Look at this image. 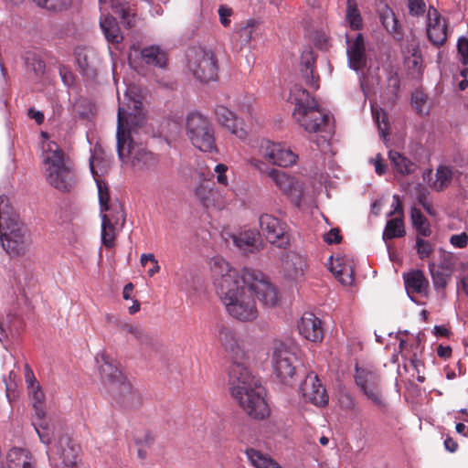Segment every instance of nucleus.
Returning a JSON list of instances; mask_svg holds the SVG:
<instances>
[{"instance_id":"6","label":"nucleus","mask_w":468,"mask_h":468,"mask_svg":"<svg viewBox=\"0 0 468 468\" xmlns=\"http://www.w3.org/2000/svg\"><path fill=\"white\" fill-rule=\"evenodd\" d=\"M0 240L10 256L24 254L30 243L29 230L18 217L7 218L0 228Z\"/></svg>"},{"instance_id":"18","label":"nucleus","mask_w":468,"mask_h":468,"mask_svg":"<svg viewBox=\"0 0 468 468\" xmlns=\"http://www.w3.org/2000/svg\"><path fill=\"white\" fill-rule=\"evenodd\" d=\"M95 359L101 381L107 391L126 379V377L119 369L117 362L105 352L97 354Z\"/></svg>"},{"instance_id":"13","label":"nucleus","mask_w":468,"mask_h":468,"mask_svg":"<svg viewBox=\"0 0 468 468\" xmlns=\"http://www.w3.org/2000/svg\"><path fill=\"white\" fill-rule=\"evenodd\" d=\"M256 158L261 159L265 164L287 167L292 165L297 161V154L289 147L282 144H276L269 140H261L257 149Z\"/></svg>"},{"instance_id":"19","label":"nucleus","mask_w":468,"mask_h":468,"mask_svg":"<svg viewBox=\"0 0 468 468\" xmlns=\"http://www.w3.org/2000/svg\"><path fill=\"white\" fill-rule=\"evenodd\" d=\"M80 451V445L75 443L68 435H62L56 444L49 461L56 464L77 465Z\"/></svg>"},{"instance_id":"55","label":"nucleus","mask_w":468,"mask_h":468,"mask_svg":"<svg viewBox=\"0 0 468 468\" xmlns=\"http://www.w3.org/2000/svg\"><path fill=\"white\" fill-rule=\"evenodd\" d=\"M410 15L413 16H422L426 12V3L424 0H408Z\"/></svg>"},{"instance_id":"37","label":"nucleus","mask_w":468,"mask_h":468,"mask_svg":"<svg viewBox=\"0 0 468 468\" xmlns=\"http://www.w3.org/2000/svg\"><path fill=\"white\" fill-rule=\"evenodd\" d=\"M246 454L255 468H282L269 455L255 449H247Z\"/></svg>"},{"instance_id":"25","label":"nucleus","mask_w":468,"mask_h":468,"mask_svg":"<svg viewBox=\"0 0 468 468\" xmlns=\"http://www.w3.org/2000/svg\"><path fill=\"white\" fill-rule=\"evenodd\" d=\"M215 115L218 122L228 129L232 134L243 139L246 132L242 128V122L229 109L223 105H218L215 109Z\"/></svg>"},{"instance_id":"31","label":"nucleus","mask_w":468,"mask_h":468,"mask_svg":"<svg viewBox=\"0 0 468 468\" xmlns=\"http://www.w3.org/2000/svg\"><path fill=\"white\" fill-rule=\"evenodd\" d=\"M218 340L222 346L235 356L237 358H243L244 352L240 349L235 332L227 325H220L218 329Z\"/></svg>"},{"instance_id":"40","label":"nucleus","mask_w":468,"mask_h":468,"mask_svg":"<svg viewBox=\"0 0 468 468\" xmlns=\"http://www.w3.org/2000/svg\"><path fill=\"white\" fill-rule=\"evenodd\" d=\"M114 323L115 326L118 327L121 332L133 335L136 340H138L141 343H149V336L138 325L120 319H115Z\"/></svg>"},{"instance_id":"30","label":"nucleus","mask_w":468,"mask_h":468,"mask_svg":"<svg viewBox=\"0 0 468 468\" xmlns=\"http://www.w3.org/2000/svg\"><path fill=\"white\" fill-rule=\"evenodd\" d=\"M404 284L409 295H427L430 282L420 270H412L403 274Z\"/></svg>"},{"instance_id":"51","label":"nucleus","mask_w":468,"mask_h":468,"mask_svg":"<svg viewBox=\"0 0 468 468\" xmlns=\"http://www.w3.org/2000/svg\"><path fill=\"white\" fill-rule=\"evenodd\" d=\"M34 2L43 8H46L48 10H62L66 7H68L71 0H34Z\"/></svg>"},{"instance_id":"26","label":"nucleus","mask_w":468,"mask_h":468,"mask_svg":"<svg viewBox=\"0 0 468 468\" xmlns=\"http://www.w3.org/2000/svg\"><path fill=\"white\" fill-rule=\"evenodd\" d=\"M196 197L207 207L222 208L224 207V198L218 188L208 182L200 184L196 189Z\"/></svg>"},{"instance_id":"45","label":"nucleus","mask_w":468,"mask_h":468,"mask_svg":"<svg viewBox=\"0 0 468 468\" xmlns=\"http://www.w3.org/2000/svg\"><path fill=\"white\" fill-rule=\"evenodd\" d=\"M452 178V172L448 166H440L436 172V180L433 187L436 191H442L447 187Z\"/></svg>"},{"instance_id":"28","label":"nucleus","mask_w":468,"mask_h":468,"mask_svg":"<svg viewBox=\"0 0 468 468\" xmlns=\"http://www.w3.org/2000/svg\"><path fill=\"white\" fill-rule=\"evenodd\" d=\"M283 269L288 279L295 282L303 280L307 269V261L296 252H289L283 262Z\"/></svg>"},{"instance_id":"42","label":"nucleus","mask_w":468,"mask_h":468,"mask_svg":"<svg viewBox=\"0 0 468 468\" xmlns=\"http://www.w3.org/2000/svg\"><path fill=\"white\" fill-rule=\"evenodd\" d=\"M410 218L412 225L416 229L418 235L422 237H428L431 235V229L427 225V218L423 216L419 208H411Z\"/></svg>"},{"instance_id":"24","label":"nucleus","mask_w":468,"mask_h":468,"mask_svg":"<svg viewBox=\"0 0 468 468\" xmlns=\"http://www.w3.org/2000/svg\"><path fill=\"white\" fill-rule=\"evenodd\" d=\"M301 335L311 342H320L324 337L322 322L312 313H305L298 323Z\"/></svg>"},{"instance_id":"47","label":"nucleus","mask_w":468,"mask_h":468,"mask_svg":"<svg viewBox=\"0 0 468 468\" xmlns=\"http://www.w3.org/2000/svg\"><path fill=\"white\" fill-rule=\"evenodd\" d=\"M330 270L334 273L335 278H337L342 284H352L354 278L352 275V269L350 266H332Z\"/></svg>"},{"instance_id":"61","label":"nucleus","mask_w":468,"mask_h":468,"mask_svg":"<svg viewBox=\"0 0 468 468\" xmlns=\"http://www.w3.org/2000/svg\"><path fill=\"white\" fill-rule=\"evenodd\" d=\"M27 63L32 60V69L37 75H41L45 72L46 65L45 62L37 54H32L31 57L27 58Z\"/></svg>"},{"instance_id":"20","label":"nucleus","mask_w":468,"mask_h":468,"mask_svg":"<svg viewBox=\"0 0 468 468\" xmlns=\"http://www.w3.org/2000/svg\"><path fill=\"white\" fill-rule=\"evenodd\" d=\"M300 390L306 401L315 406H324L328 402V395L325 388L321 383L318 376L309 373L300 386Z\"/></svg>"},{"instance_id":"43","label":"nucleus","mask_w":468,"mask_h":468,"mask_svg":"<svg viewBox=\"0 0 468 468\" xmlns=\"http://www.w3.org/2000/svg\"><path fill=\"white\" fill-rule=\"evenodd\" d=\"M372 116L378 124L381 137L387 138L389 135V122L387 112L381 108L372 106Z\"/></svg>"},{"instance_id":"12","label":"nucleus","mask_w":468,"mask_h":468,"mask_svg":"<svg viewBox=\"0 0 468 468\" xmlns=\"http://www.w3.org/2000/svg\"><path fill=\"white\" fill-rule=\"evenodd\" d=\"M243 279L246 285L251 290L253 296L256 295L263 305L268 307L276 305L279 301L278 291L262 273L243 270Z\"/></svg>"},{"instance_id":"62","label":"nucleus","mask_w":468,"mask_h":468,"mask_svg":"<svg viewBox=\"0 0 468 468\" xmlns=\"http://www.w3.org/2000/svg\"><path fill=\"white\" fill-rule=\"evenodd\" d=\"M233 15V10L227 5H220L218 8V16L220 23L223 27H228L230 25L229 17Z\"/></svg>"},{"instance_id":"3","label":"nucleus","mask_w":468,"mask_h":468,"mask_svg":"<svg viewBox=\"0 0 468 468\" xmlns=\"http://www.w3.org/2000/svg\"><path fill=\"white\" fill-rule=\"evenodd\" d=\"M220 300L227 314L233 319L250 323L257 319L259 311L251 290L244 279L237 282L229 277L220 283Z\"/></svg>"},{"instance_id":"34","label":"nucleus","mask_w":468,"mask_h":468,"mask_svg":"<svg viewBox=\"0 0 468 468\" xmlns=\"http://www.w3.org/2000/svg\"><path fill=\"white\" fill-rule=\"evenodd\" d=\"M141 55L144 62L158 68H165L167 63L166 53L158 46H149L142 49Z\"/></svg>"},{"instance_id":"46","label":"nucleus","mask_w":468,"mask_h":468,"mask_svg":"<svg viewBox=\"0 0 468 468\" xmlns=\"http://www.w3.org/2000/svg\"><path fill=\"white\" fill-rule=\"evenodd\" d=\"M261 25V21L258 19L250 18L246 21V24L239 27V35L242 41L245 43L250 42L252 34Z\"/></svg>"},{"instance_id":"10","label":"nucleus","mask_w":468,"mask_h":468,"mask_svg":"<svg viewBox=\"0 0 468 468\" xmlns=\"http://www.w3.org/2000/svg\"><path fill=\"white\" fill-rule=\"evenodd\" d=\"M187 67L192 74L203 82L218 77V60L215 54L202 47L189 48L186 52Z\"/></svg>"},{"instance_id":"15","label":"nucleus","mask_w":468,"mask_h":468,"mask_svg":"<svg viewBox=\"0 0 468 468\" xmlns=\"http://www.w3.org/2000/svg\"><path fill=\"white\" fill-rule=\"evenodd\" d=\"M28 394L32 399L34 409L33 425L35 430L41 442L48 444L51 441L52 434L50 432L49 425L45 419V394L39 384H37L35 388H28Z\"/></svg>"},{"instance_id":"49","label":"nucleus","mask_w":468,"mask_h":468,"mask_svg":"<svg viewBox=\"0 0 468 468\" xmlns=\"http://www.w3.org/2000/svg\"><path fill=\"white\" fill-rule=\"evenodd\" d=\"M99 193V202L101 213L105 214L104 212L109 211L111 209L110 202V193L108 186L104 182L96 180Z\"/></svg>"},{"instance_id":"41","label":"nucleus","mask_w":468,"mask_h":468,"mask_svg":"<svg viewBox=\"0 0 468 468\" xmlns=\"http://www.w3.org/2000/svg\"><path fill=\"white\" fill-rule=\"evenodd\" d=\"M429 271L435 290H444L451 279L452 273L437 268L433 262L429 263Z\"/></svg>"},{"instance_id":"56","label":"nucleus","mask_w":468,"mask_h":468,"mask_svg":"<svg viewBox=\"0 0 468 468\" xmlns=\"http://www.w3.org/2000/svg\"><path fill=\"white\" fill-rule=\"evenodd\" d=\"M454 266V256L451 252L442 251L441 262L436 267L452 273Z\"/></svg>"},{"instance_id":"16","label":"nucleus","mask_w":468,"mask_h":468,"mask_svg":"<svg viewBox=\"0 0 468 468\" xmlns=\"http://www.w3.org/2000/svg\"><path fill=\"white\" fill-rule=\"evenodd\" d=\"M107 392L111 397L112 406L122 410H136L142 405L139 392L127 378Z\"/></svg>"},{"instance_id":"33","label":"nucleus","mask_w":468,"mask_h":468,"mask_svg":"<svg viewBox=\"0 0 468 468\" xmlns=\"http://www.w3.org/2000/svg\"><path fill=\"white\" fill-rule=\"evenodd\" d=\"M101 28L111 44H119L122 41L123 36L121 32L119 25L113 16H107L100 20Z\"/></svg>"},{"instance_id":"64","label":"nucleus","mask_w":468,"mask_h":468,"mask_svg":"<svg viewBox=\"0 0 468 468\" xmlns=\"http://www.w3.org/2000/svg\"><path fill=\"white\" fill-rule=\"evenodd\" d=\"M214 171L218 174L217 180L222 186L228 185V177L226 176V172L228 171V166L224 164H218L215 166Z\"/></svg>"},{"instance_id":"21","label":"nucleus","mask_w":468,"mask_h":468,"mask_svg":"<svg viewBox=\"0 0 468 468\" xmlns=\"http://www.w3.org/2000/svg\"><path fill=\"white\" fill-rule=\"evenodd\" d=\"M399 348L405 361H409L410 366L416 370L418 381L420 383L424 382L425 377L420 375V367L423 366L420 360L423 349L420 339L414 336L408 339L399 338Z\"/></svg>"},{"instance_id":"54","label":"nucleus","mask_w":468,"mask_h":468,"mask_svg":"<svg viewBox=\"0 0 468 468\" xmlns=\"http://www.w3.org/2000/svg\"><path fill=\"white\" fill-rule=\"evenodd\" d=\"M141 264L144 267L146 266L147 262L150 261L152 263V268H150L147 271V273L150 277H153L154 274L159 272L160 266L158 264L157 260L155 259L154 255L152 253L148 254H142L141 255Z\"/></svg>"},{"instance_id":"59","label":"nucleus","mask_w":468,"mask_h":468,"mask_svg":"<svg viewBox=\"0 0 468 468\" xmlns=\"http://www.w3.org/2000/svg\"><path fill=\"white\" fill-rule=\"evenodd\" d=\"M457 51L461 56V62L464 65L468 64V38L462 37L457 41Z\"/></svg>"},{"instance_id":"27","label":"nucleus","mask_w":468,"mask_h":468,"mask_svg":"<svg viewBox=\"0 0 468 468\" xmlns=\"http://www.w3.org/2000/svg\"><path fill=\"white\" fill-rule=\"evenodd\" d=\"M234 244L244 252L254 253L261 250L263 241L260 231L248 229L233 236Z\"/></svg>"},{"instance_id":"60","label":"nucleus","mask_w":468,"mask_h":468,"mask_svg":"<svg viewBox=\"0 0 468 468\" xmlns=\"http://www.w3.org/2000/svg\"><path fill=\"white\" fill-rule=\"evenodd\" d=\"M450 243L454 248L464 249L468 245V234L466 232L453 234L450 237Z\"/></svg>"},{"instance_id":"17","label":"nucleus","mask_w":468,"mask_h":468,"mask_svg":"<svg viewBox=\"0 0 468 468\" xmlns=\"http://www.w3.org/2000/svg\"><path fill=\"white\" fill-rule=\"evenodd\" d=\"M426 32L429 41L437 48L446 43L450 34L447 19L433 6L428 9Z\"/></svg>"},{"instance_id":"5","label":"nucleus","mask_w":468,"mask_h":468,"mask_svg":"<svg viewBox=\"0 0 468 468\" xmlns=\"http://www.w3.org/2000/svg\"><path fill=\"white\" fill-rule=\"evenodd\" d=\"M116 139L118 156L122 162L131 158L132 165L138 170L150 169L157 165V157L152 152L134 144L133 141L126 142L122 109L117 119Z\"/></svg>"},{"instance_id":"22","label":"nucleus","mask_w":468,"mask_h":468,"mask_svg":"<svg viewBox=\"0 0 468 468\" xmlns=\"http://www.w3.org/2000/svg\"><path fill=\"white\" fill-rule=\"evenodd\" d=\"M210 269L214 279V284L217 287L218 293H220V283L227 278L239 282L243 279V271L241 273L231 268L228 261L221 257H214L210 261Z\"/></svg>"},{"instance_id":"9","label":"nucleus","mask_w":468,"mask_h":468,"mask_svg":"<svg viewBox=\"0 0 468 468\" xmlns=\"http://www.w3.org/2000/svg\"><path fill=\"white\" fill-rule=\"evenodd\" d=\"M186 134L192 144L202 152H217L214 129L202 114L192 112L186 119Z\"/></svg>"},{"instance_id":"35","label":"nucleus","mask_w":468,"mask_h":468,"mask_svg":"<svg viewBox=\"0 0 468 468\" xmlns=\"http://www.w3.org/2000/svg\"><path fill=\"white\" fill-rule=\"evenodd\" d=\"M406 235L404 218L396 217L387 221L382 239L387 241L397 238H402Z\"/></svg>"},{"instance_id":"52","label":"nucleus","mask_w":468,"mask_h":468,"mask_svg":"<svg viewBox=\"0 0 468 468\" xmlns=\"http://www.w3.org/2000/svg\"><path fill=\"white\" fill-rule=\"evenodd\" d=\"M11 210L8 197L4 195L0 196V228L4 222L7 221V218L17 217L16 214H13Z\"/></svg>"},{"instance_id":"14","label":"nucleus","mask_w":468,"mask_h":468,"mask_svg":"<svg viewBox=\"0 0 468 468\" xmlns=\"http://www.w3.org/2000/svg\"><path fill=\"white\" fill-rule=\"evenodd\" d=\"M261 233L271 244L281 249H286L290 245L291 238L288 225L268 213L259 217Z\"/></svg>"},{"instance_id":"36","label":"nucleus","mask_w":468,"mask_h":468,"mask_svg":"<svg viewBox=\"0 0 468 468\" xmlns=\"http://www.w3.org/2000/svg\"><path fill=\"white\" fill-rule=\"evenodd\" d=\"M388 158L394 170L400 175L412 174L415 170V164L404 155L400 154L399 152L394 150L389 151Z\"/></svg>"},{"instance_id":"23","label":"nucleus","mask_w":468,"mask_h":468,"mask_svg":"<svg viewBox=\"0 0 468 468\" xmlns=\"http://www.w3.org/2000/svg\"><path fill=\"white\" fill-rule=\"evenodd\" d=\"M347 59L351 69L358 71L367 65L366 45L362 34H358L354 40L347 39Z\"/></svg>"},{"instance_id":"53","label":"nucleus","mask_w":468,"mask_h":468,"mask_svg":"<svg viewBox=\"0 0 468 468\" xmlns=\"http://www.w3.org/2000/svg\"><path fill=\"white\" fill-rule=\"evenodd\" d=\"M109 211H111V213L107 215L110 216V218L112 219V225L115 227L120 225L121 228H122L125 222V214L122 206H112Z\"/></svg>"},{"instance_id":"38","label":"nucleus","mask_w":468,"mask_h":468,"mask_svg":"<svg viewBox=\"0 0 468 468\" xmlns=\"http://www.w3.org/2000/svg\"><path fill=\"white\" fill-rule=\"evenodd\" d=\"M115 229L112 225V219L107 214L101 215V243L108 249L115 245Z\"/></svg>"},{"instance_id":"48","label":"nucleus","mask_w":468,"mask_h":468,"mask_svg":"<svg viewBox=\"0 0 468 468\" xmlns=\"http://www.w3.org/2000/svg\"><path fill=\"white\" fill-rule=\"evenodd\" d=\"M417 235L415 249L420 260L429 258L434 251V245Z\"/></svg>"},{"instance_id":"29","label":"nucleus","mask_w":468,"mask_h":468,"mask_svg":"<svg viewBox=\"0 0 468 468\" xmlns=\"http://www.w3.org/2000/svg\"><path fill=\"white\" fill-rule=\"evenodd\" d=\"M122 110L123 125L125 129L126 142L133 141L131 133L135 132L136 129L142 127L145 122V115L143 111V104L141 101H133V112L125 113L123 107H119Z\"/></svg>"},{"instance_id":"4","label":"nucleus","mask_w":468,"mask_h":468,"mask_svg":"<svg viewBox=\"0 0 468 468\" xmlns=\"http://www.w3.org/2000/svg\"><path fill=\"white\" fill-rule=\"evenodd\" d=\"M43 174L47 182L61 192H69L76 184L73 163L54 142L42 154Z\"/></svg>"},{"instance_id":"32","label":"nucleus","mask_w":468,"mask_h":468,"mask_svg":"<svg viewBox=\"0 0 468 468\" xmlns=\"http://www.w3.org/2000/svg\"><path fill=\"white\" fill-rule=\"evenodd\" d=\"M8 468H34L33 457L22 448H12L6 457Z\"/></svg>"},{"instance_id":"39","label":"nucleus","mask_w":468,"mask_h":468,"mask_svg":"<svg viewBox=\"0 0 468 468\" xmlns=\"http://www.w3.org/2000/svg\"><path fill=\"white\" fill-rule=\"evenodd\" d=\"M346 20L352 30L362 29L363 18L356 0L346 1Z\"/></svg>"},{"instance_id":"7","label":"nucleus","mask_w":468,"mask_h":468,"mask_svg":"<svg viewBox=\"0 0 468 468\" xmlns=\"http://www.w3.org/2000/svg\"><path fill=\"white\" fill-rule=\"evenodd\" d=\"M248 162L261 173H266L268 176L272 179L277 187H279L297 207L301 206L303 197V186L301 182L283 171L269 168L267 164L259 158L250 157Z\"/></svg>"},{"instance_id":"50","label":"nucleus","mask_w":468,"mask_h":468,"mask_svg":"<svg viewBox=\"0 0 468 468\" xmlns=\"http://www.w3.org/2000/svg\"><path fill=\"white\" fill-rule=\"evenodd\" d=\"M382 25L388 31L395 32L397 30L398 20L391 9L386 8L380 14Z\"/></svg>"},{"instance_id":"57","label":"nucleus","mask_w":468,"mask_h":468,"mask_svg":"<svg viewBox=\"0 0 468 468\" xmlns=\"http://www.w3.org/2000/svg\"><path fill=\"white\" fill-rule=\"evenodd\" d=\"M154 441V438L151 431H145L137 434L134 438V443L136 446L150 448Z\"/></svg>"},{"instance_id":"2","label":"nucleus","mask_w":468,"mask_h":468,"mask_svg":"<svg viewBox=\"0 0 468 468\" xmlns=\"http://www.w3.org/2000/svg\"><path fill=\"white\" fill-rule=\"evenodd\" d=\"M289 99L294 104L292 116L304 131L324 133V139L331 136L334 130L331 116L318 106L317 101L305 89L295 85L291 90Z\"/></svg>"},{"instance_id":"63","label":"nucleus","mask_w":468,"mask_h":468,"mask_svg":"<svg viewBox=\"0 0 468 468\" xmlns=\"http://www.w3.org/2000/svg\"><path fill=\"white\" fill-rule=\"evenodd\" d=\"M324 240L327 244H338L342 240V236L338 229H330L324 237Z\"/></svg>"},{"instance_id":"1","label":"nucleus","mask_w":468,"mask_h":468,"mask_svg":"<svg viewBox=\"0 0 468 468\" xmlns=\"http://www.w3.org/2000/svg\"><path fill=\"white\" fill-rule=\"evenodd\" d=\"M228 386L231 397L252 419L264 420L270 408L263 397L260 380L241 360H233L229 367Z\"/></svg>"},{"instance_id":"11","label":"nucleus","mask_w":468,"mask_h":468,"mask_svg":"<svg viewBox=\"0 0 468 468\" xmlns=\"http://www.w3.org/2000/svg\"><path fill=\"white\" fill-rule=\"evenodd\" d=\"M295 354L282 342L272 346L271 364L275 376L284 384H290L295 375Z\"/></svg>"},{"instance_id":"58","label":"nucleus","mask_w":468,"mask_h":468,"mask_svg":"<svg viewBox=\"0 0 468 468\" xmlns=\"http://www.w3.org/2000/svg\"><path fill=\"white\" fill-rule=\"evenodd\" d=\"M408 67L412 74L420 75L422 73V58L417 51L412 53V58L408 59Z\"/></svg>"},{"instance_id":"8","label":"nucleus","mask_w":468,"mask_h":468,"mask_svg":"<svg viewBox=\"0 0 468 468\" xmlns=\"http://www.w3.org/2000/svg\"><path fill=\"white\" fill-rule=\"evenodd\" d=\"M354 379L359 391L374 406L381 410H386L387 403L382 394L381 378L377 370L369 366H359L356 364Z\"/></svg>"},{"instance_id":"44","label":"nucleus","mask_w":468,"mask_h":468,"mask_svg":"<svg viewBox=\"0 0 468 468\" xmlns=\"http://www.w3.org/2000/svg\"><path fill=\"white\" fill-rule=\"evenodd\" d=\"M303 68L301 69L302 75L305 80L306 84L314 89H318V77L314 75V59L309 58H303Z\"/></svg>"}]
</instances>
